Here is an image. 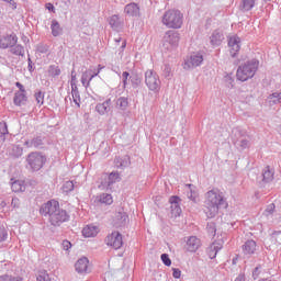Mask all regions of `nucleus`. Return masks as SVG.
<instances>
[{"mask_svg": "<svg viewBox=\"0 0 281 281\" xmlns=\"http://www.w3.org/2000/svg\"><path fill=\"white\" fill-rule=\"evenodd\" d=\"M41 216L47 218L52 227H60L63 223H68L70 216L67 210L60 207V203L56 200H49L40 207Z\"/></svg>", "mask_w": 281, "mask_h": 281, "instance_id": "f257e3e1", "label": "nucleus"}, {"mask_svg": "<svg viewBox=\"0 0 281 281\" xmlns=\"http://www.w3.org/2000/svg\"><path fill=\"white\" fill-rule=\"evenodd\" d=\"M227 199L218 189L206 192L203 210L207 218H214L218 214V210H227Z\"/></svg>", "mask_w": 281, "mask_h": 281, "instance_id": "f03ea898", "label": "nucleus"}, {"mask_svg": "<svg viewBox=\"0 0 281 281\" xmlns=\"http://www.w3.org/2000/svg\"><path fill=\"white\" fill-rule=\"evenodd\" d=\"M260 61H258L257 59L246 61L237 69V80H240V82H247V80H250V78H254V76H256V71H258Z\"/></svg>", "mask_w": 281, "mask_h": 281, "instance_id": "7ed1b4c3", "label": "nucleus"}, {"mask_svg": "<svg viewBox=\"0 0 281 281\" xmlns=\"http://www.w3.org/2000/svg\"><path fill=\"white\" fill-rule=\"evenodd\" d=\"M162 23L167 27L180 30V27L183 25V13H181L179 10H169L165 12Z\"/></svg>", "mask_w": 281, "mask_h": 281, "instance_id": "20e7f679", "label": "nucleus"}, {"mask_svg": "<svg viewBox=\"0 0 281 281\" xmlns=\"http://www.w3.org/2000/svg\"><path fill=\"white\" fill-rule=\"evenodd\" d=\"M26 164L32 172H38L47 164V156L41 151H32L26 157Z\"/></svg>", "mask_w": 281, "mask_h": 281, "instance_id": "39448f33", "label": "nucleus"}, {"mask_svg": "<svg viewBox=\"0 0 281 281\" xmlns=\"http://www.w3.org/2000/svg\"><path fill=\"white\" fill-rule=\"evenodd\" d=\"M145 85L153 93H159L161 90V79H159V75L153 69H148L145 72Z\"/></svg>", "mask_w": 281, "mask_h": 281, "instance_id": "423d86ee", "label": "nucleus"}, {"mask_svg": "<svg viewBox=\"0 0 281 281\" xmlns=\"http://www.w3.org/2000/svg\"><path fill=\"white\" fill-rule=\"evenodd\" d=\"M103 177L104 178L99 186V188H102V190H111L114 183H120V181H122V176H120V171L104 173Z\"/></svg>", "mask_w": 281, "mask_h": 281, "instance_id": "0eeeda50", "label": "nucleus"}, {"mask_svg": "<svg viewBox=\"0 0 281 281\" xmlns=\"http://www.w3.org/2000/svg\"><path fill=\"white\" fill-rule=\"evenodd\" d=\"M276 176V169L273 167L267 166L262 169L261 176L257 178V183L259 188H267L271 181H273V177Z\"/></svg>", "mask_w": 281, "mask_h": 281, "instance_id": "6e6552de", "label": "nucleus"}, {"mask_svg": "<svg viewBox=\"0 0 281 281\" xmlns=\"http://www.w3.org/2000/svg\"><path fill=\"white\" fill-rule=\"evenodd\" d=\"M105 243L108 247H112L113 249H122V245H124L122 233L117 231L112 232V234L106 236Z\"/></svg>", "mask_w": 281, "mask_h": 281, "instance_id": "1a4fd4ad", "label": "nucleus"}, {"mask_svg": "<svg viewBox=\"0 0 281 281\" xmlns=\"http://www.w3.org/2000/svg\"><path fill=\"white\" fill-rule=\"evenodd\" d=\"M201 65H203V55L194 53L184 60L183 69H194V67H201Z\"/></svg>", "mask_w": 281, "mask_h": 281, "instance_id": "9d476101", "label": "nucleus"}, {"mask_svg": "<svg viewBox=\"0 0 281 281\" xmlns=\"http://www.w3.org/2000/svg\"><path fill=\"white\" fill-rule=\"evenodd\" d=\"M16 43H19V36L15 33L0 36V49H10Z\"/></svg>", "mask_w": 281, "mask_h": 281, "instance_id": "9b49d317", "label": "nucleus"}, {"mask_svg": "<svg viewBox=\"0 0 281 281\" xmlns=\"http://www.w3.org/2000/svg\"><path fill=\"white\" fill-rule=\"evenodd\" d=\"M169 203L172 216L176 218L181 216V198H179V195H171L169 198Z\"/></svg>", "mask_w": 281, "mask_h": 281, "instance_id": "f8f14e48", "label": "nucleus"}, {"mask_svg": "<svg viewBox=\"0 0 281 281\" xmlns=\"http://www.w3.org/2000/svg\"><path fill=\"white\" fill-rule=\"evenodd\" d=\"M179 41H181V36L179 32L167 31L165 35L164 47H166V45H171V47H177L179 45Z\"/></svg>", "mask_w": 281, "mask_h": 281, "instance_id": "ddd939ff", "label": "nucleus"}, {"mask_svg": "<svg viewBox=\"0 0 281 281\" xmlns=\"http://www.w3.org/2000/svg\"><path fill=\"white\" fill-rule=\"evenodd\" d=\"M228 47L231 48L229 54L232 58H236V56H238V52H240V37L237 35L229 37Z\"/></svg>", "mask_w": 281, "mask_h": 281, "instance_id": "4468645a", "label": "nucleus"}, {"mask_svg": "<svg viewBox=\"0 0 281 281\" xmlns=\"http://www.w3.org/2000/svg\"><path fill=\"white\" fill-rule=\"evenodd\" d=\"M44 139L45 137L43 136H34L32 139L25 140L24 146H26V148L42 149L45 146Z\"/></svg>", "mask_w": 281, "mask_h": 281, "instance_id": "2eb2a0df", "label": "nucleus"}, {"mask_svg": "<svg viewBox=\"0 0 281 281\" xmlns=\"http://www.w3.org/2000/svg\"><path fill=\"white\" fill-rule=\"evenodd\" d=\"M223 41H225V35L223 34V31L215 30L210 36V43L213 45V47H218Z\"/></svg>", "mask_w": 281, "mask_h": 281, "instance_id": "dca6fc26", "label": "nucleus"}, {"mask_svg": "<svg viewBox=\"0 0 281 281\" xmlns=\"http://www.w3.org/2000/svg\"><path fill=\"white\" fill-rule=\"evenodd\" d=\"M114 165L116 168L124 170L125 168H128L131 166V156L125 155L123 157H115L114 158Z\"/></svg>", "mask_w": 281, "mask_h": 281, "instance_id": "f3484780", "label": "nucleus"}, {"mask_svg": "<svg viewBox=\"0 0 281 281\" xmlns=\"http://www.w3.org/2000/svg\"><path fill=\"white\" fill-rule=\"evenodd\" d=\"M109 25L114 32H122L124 30V23H122L117 15H112L109 19Z\"/></svg>", "mask_w": 281, "mask_h": 281, "instance_id": "a211bd4d", "label": "nucleus"}, {"mask_svg": "<svg viewBox=\"0 0 281 281\" xmlns=\"http://www.w3.org/2000/svg\"><path fill=\"white\" fill-rule=\"evenodd\" d=\"M223 249V244L215 241L210 247L206 248V254L211 260H214L216 258V255L218 251Z\"/></svg>", "mask_w": 281, "mask_h": 281, "instance_id": "6ab92c4d", "label": "nucleus"}, {"mask_svg": "<svg viewBox=\"0 0 281 281\" xmlns=\"http://www.w3.org/2000/svg\"><path fill=\"white\" fill-rule=\"evenodd\" d=\"M13 104L15 106H25V104H27V92H15L13 97Z\"/></svg>", "mask_w": 281, "mask_h": 281, "instance_id": "aec40b11", "label": "nucleus"}, {"mask_svg": "<svg viewBox=\"0 0 281 281\" xmlns=\"http://www.w3.org/2000/svg\"><path fill=\"white\" fill-rule=\"evenodd\" d=\"M199 247H201V239H199L196 236H191L187 240V250L194 252L199 250Z\"/></svg>", "mask_w": 281, "mask_h": 281, "instance_id": "412c9836", "label": "nucleus"}, {"mask_svg": "<svg viewBox=\"0 0 281 281\" xmlns=\"http://www.w3.org/2000/svg\"><path fill=\"white\" fill-rule=\"evenodd\" d=\"M88 267H89V259L87 257L80 258L75 263V269L77 273H87Z\"/></svg>", "mask_w": 281, "mask_h": 281, "instance_id": "4be33fe9", "label": "nucleus"}, {"mask_svg": "<svg viewBox=\"0 0 281 281\" xmlns=\"http://www.w3.org/2000/svg\"><path fill=\"white\" fill-rule=\"evenodd\" d=\"M124 12L127 14V16H139V5H137V3L131 2L125 5Z\"/></svg>", "mask_w": 281, "mask_h": 281, "instance_id": "5701e85b", "label": "nucleus"}, {"mask_svg": "<svg viewBox=\"0 0 281 281\" xmlns=\"http://www.w3.org/2000/svg\"><path fill=\"white\" fill-rule=\"evenodd\" d=\"M256 241L254 239H250L247 240L241 248L245 256H251L252 254H256Z\"/></svg>", "mask_w": 281, "mask_h": 281, "instance_id": "b1692460", "label": "nucleus"}, {"mask_svg": "<svg viewBox=\"0 0 281 281\" xmlns=\"http://www.w3.org/2000/svg\"><path fill=\"white\" fill-rule=\"evenodd\" d=\"M95 111L99 115H104L111 111V99L105 100L103 103H98L95 105Z\"/></svg>", "mask_w": 281, "mask_h": 281, "instance_id": "393cba45", "label": "nucleus"}, {"mask_svg": "<svg viewBox=\"0 0 281 281\" xmlns=\"http://www.w3.org/2000/svg\"><path fill=\"white\" fill-rule=\"evenodd\" d=\"M234 145L236 148H238V150H245V148H249L250 146L249 138L247 136H240L234 140Z\"/></svg>", "mask_w": 281, "mask_h": 281, "instance_id": "a878e982", "label": "nucleus"}, {"mask_svg": "<svg viewBox=\"0 0 281 281\" xmlns=\"http://www.w3.org/2000/svg\"><path fill=\"white\" fill-rule=\"evenodd\" d=\"M100 74V70L98 72L91 75V71H86L81 76V83L87 89L89 88V83Z\"/></svg>", "mask_w": 281, "mask_h": 281, "instance_id": "bb28decb", "label": "nucleus"}, {"mask_svg": "<svg viewBox=\"0 0 281 281\" xmlns=\"http://www.w3.org/2000/svg\"><path fill=\"white\" fill-rule=\"evenodd\" d=\"M186 192L187 198L190 199V201H193V203H196V201H199V193H196V190H194L193 184H186Z\"/></svg>", "mask_w": 281, "mask_h": 281, "instance_id": "cd10ccee", "label": "nucleus"}, {"mask_svg": "<svg viewBox=\"0 0 281 281\" xmlns=\"http://www.w3.org/2000/svg\"><path fill=\"white\" fill-rule=\"evenodd\" d=\"M82 235L85 238H93L94 236H98V226L88 225L83 227Z\"/></svg>", "mask_w": 281, "mask_h": 281, "instance_id": "c85d7f7f", "label": "nucleus"}, {"mask_svg": "<svg viewBox=\"0 0 281 281\" xmlns=\"http://www.w3.org/2000/svg\"><path fill=\"white\" fill-rule=\"evenodd\" d=\"M130 82L133 89H138L142 86V76L135 71H133L130 76Z\"/></svg>", "mask_w": 281, "mask_h": 281, "instance_id": "c756f323", "label": "nucleus"}, {"mask_svg": "<svg viewBox=\"0 0 281 281\" xmlns=\"http://www.w3.org/2000/svg\"><path fill=\"white\" fill-rule=\"evenodd\" d=\"M10 53L13 56H21L23 58L25 56V47L21 44H14L10 47Z\"/></svg>", "mask_w": 281, "mask_h": 281, "instance_id": "7c9ffc66", "label": "nucleus"}, {"mask_svg": "<svg viewBox=\"0 0 281 281\" xmlns=\"http://www.w3.org/2000/svg\"><path fill=\"white\" fill-rule=\"evenodd\" d=\"M50 30L52 35L55 37L61 36L63 34V29L60 27V23L58 22V20H52Z\"/></svg>", "mask_w": 281, "mask_h": 281, "instance_id": "2f4dec72", "label": "nucleus"}, {"mask_svg": "<svg viewBox=\"0 0 281 281\" xmlns=\"http://www.w3.org/2000/svg\"><path fill=\"white\" fill-rule=\"evenodd\" d=\"M115 218L119 222L120 227H123L128 223V214H126V212L124 211H119L115 214Z\"/></svg>", "mask_w": 281, "mask_h": 281, "instance_id": "473e14b6", "label": "nucleus"}, {"mask_svg": "<svg viewBox=\"0 0 281 281\" xmlns=\"http://www.w3.org/2000/svg\"><path fill=\"white\" fill-rule=\"evenodd\" d=\"M98 203H103L104 205H111L113 203V196L109 193H102L97 196Z\"/></svg>", "mask_w": 281, "mask_h": 281, "instance_id": "72a5a7b5", "label": "nucleus"}, {"mask_svg": "<svg viewBox=\"0 0 281 281\" xmlns=\"http://www.w3.org/2000/svg\"><path fill=\"white\" fill-rule=\"evenodd\" d=\"M256 5V0H241L240 10L243 12H249V10H254Z\"/></svg>", "mask_w": 281, "mask_h": 281, "instance_id": "f704fd0d", "label": "nucleus"}, {"mask_svg": "<svg viewBox=\"0 0 281 281\" xmlns=\"http://www.w3.org/2000/svg\"><path fill=\"white\" fill-rule=\"evenodd\" d=\"M71 95L76 106L80 109V91L78 90V86H71Z\"/></svg>", "mask_w": 281, "mask_h": 281, "instance_id": "c9c22d12", "label": "nucleus"}, {"mask_svg": "<svg viewBox=\"0 0 281 281\" xmlns=\"http://www.w3.org/2000/svg\"><path fill=\"white\" fill-rule=\"evenodd\" d=\"M34 98L37 105L43 106L45 104V92L35 90Z\"/></svg>", "mask_w": 281, "mask_h": 281, "instance_id": "e433bc0d", "label": "nucleus"}, {"mask_svg": "<svg viewBox=\"0 0 281 281\" xmlns=\"http://www.w3.org/2000/svg\"><path fill=\"white\" fill-rule=\"evenodd\" d=\"M116 106L121 110V111H126V109H128V98L126 97H120L116 100Z\"/></svg>", "mask_w": 281, "mask_h": 281, "instance_id": "4c0bfd02", "label": "nucleus"}, {"mask_svg": "<svg viewBox=\"0 0 281 281\" xmlns=\"http://www.w3.org/2000/svg\"><path fill=\"white\" fill-rule=\"evenodd\" d=\"M11 190L12 192H23V190H25V186H23V181L15 180L11 183Z\"/></svg>", "mask_w": 281, "mask_h": 281, "instance_id": "58836bf2", "label": "nucleus"}, {"mask_svg": "<svg viewBox=\"0 0 281 281\" xmlns=\"http://www.w3.org/2000/svg\"><path fill=\"white\" fill-rule=\"evenodd\" d=\"M5 135H10V132L8 131V123L0 122V142H4Z\"/></svg>", "mask_w": 281, "mask_h": 281, "instance_id": "ea45409f", "label": "nucleus"}, {"mask_svg": "<svg viewBox=\"0 0 281 281\" xmlns=\"http://www.w3.org/2000/svg\"><path fill=\"white\" fill-rule=\"evenodd\" d=\"M48 74L49 76H52L53 78H56V76H60L61 71H60V67L56 66V65H50L48 67Z\"/></svg>", "mask_w": 281, "mask_h": 281, "instance_id": "a19ab883", "label": "nucleus"}, {"mask_svg": "<svg viewBox=\"0 0 281 281\" xmlns=\"http://www.w3.org/2000/svg\"><path fill=\"white\" fill-rule=\"evenodd\" d=\"M206 232H207L209 236H216V223L209 222L206 224Z\"/></svg>", "mask_w": 281, "mask_h": 281, "instance_id": "79ce46f5", "label": "nucleus"}, {"mask_svg": "<svg viewBox=\"0 0 281 281\" xmlns=\"http://www.w3.org/2000/svg\"><path fill=\"white\" fill-rule=\"evenodd\" d=\"M0 281H23V278L4 274L0 277Z\"/></svg>", "mask_w": 281, "mask_h": 281, "instance_id": "37998d69", "label": "nucleus"}, {"mask_svg": "<svg viewBox=\"0 0 281 281\" xmlns=\"http://www.w3.org/2000/svg\"><path fill=\"white\" fill-rule=\"evenodd\" d=\"M63 192H74V181L69 180L63 184Z\"/></svg>", "mask_w": 281, "mask_h": 281, "instance_id": "c03bdc74", "label": "nucleus"}, {"mask_svg": "<svg viewBox=\"0 0 281 281\" xmlns=\"http://www.w3.org/2000/svg\"><path fill=\"white\" fill-rule=\"evenodd\" d=\"M270 100L272 104H281V92H273L270 94Z\"/></svg>", "mask_w": 281, "mask_h": 281, "instance_id": "a18cd8bd", "label": "nucleus"}, {"mask_svg": "<svg viewBox=\"0 0 281 281\" xmlns=\"http://www.w3.org/2000/svg\"><path fill=\"white\" fill-rule=\"evenodd\" d=\"M122 78H123V88L126 89V87L128 86V80H131V72L123 71Z\"/></svg>", "mask_w": 281, "mask_h": 281, "instance_id": "49530a36", "label": "nucleus"}, {"mask_svg": "<svg viewBox=\"0 0 281 281\" xmlns=\"http://www.w3.org/2000/svg\"><path fill=\"white\" fill-rule=\"evenodd\" d=\"M160 258L165 267H170V265H172V260L170 259V256H168V254H162Z\"/></svg>", "mask_w": 281, "mask_h": 281, "instance_id": "de8ad7c7", "label": "nucleus"}, {"mask_svg": "<svg viewBox=\"0 0 281 281\" xmlns=\"http://www.w3.org/2000/svg\"><path fill=\"white\" fill-rule=\"evenodd\" d=\"M8 240V231L4 227H0V243Z\"/></svg>", "mask_w": 281, "mask_h": 281, "instance_id": "09e8293b", "label": "nucleus"}, {"mask_svg": "<svg viewBox=\"0 0 281 281\" xmlns=\"http://www.w3.org/2000/svg\"><path fill=\"white\" fill-rule=\"evenodd\" d=\"M37 281H52V278H49V274L47 272H41L37 276Z\"/></svg>", "mask_w": 281, "mask_h": 281, "instance_id": "8fccbe9b", "label": "nucleus"}, {"mask_svg": "<svg viewBox=\"0 0 281 281\" xmlns=\"http://www.w3.org/2000/svg\"><path fill=\"white\" fill-rule=\"evenodd\" d=\"M37 52H40V54H47V52H49V46L45 44H40L37 46Z\"/></svg>", "mask_w": 281, "mask_h": 281, "instance_id": "3c124183", "label": "nucleus"}, {"mask_svg": "<svg viewBox=\"0 0 281 281\" xmlns=\"http://www.w3.org/2000/svg\"><path fill=\"white\" fill-rule=\"evenodd\" d=\"M77 82H78V80H77V78H76V70L72 69V70H71L70 87H76V86H78Z\"/></svg>", "mask_w": 281, "mask_h": 281, "instance_id": "603ef678", "label": "nucleus"}, {"mask_svg": "<svg viewBox=\"0 0 281 281\" xmlns=\"http://www.w3.org/2000/svg\"><path fill=\"white\" fill-rule=\"evenodd\" d=\"M15 87L19 89V91H15V93H27L25 87L21 82H15Z\"/></svg>", "mask_w": 281, "mask_h": 281, "instance_id": "864d4df0", "label": "nucleus"}, {"mask_svg": "<svg viewBox=\"0 0 281 281\" xmlns=\"http://www.w3.org/2000/svg\"><path fill=\"white\" fill-rule=\"evenodd\" d=\"M252 278H254V280H258V278H260V266H257V267L252 270Z\"/></svg>", "mask_w": 281, "mask_h": 281, "instance_id": "5fc2aeb1", "label": "nucleus"}, {"mask_svg": "<svg viewBox=\"0 0 281 281\" xmlns=\"http://www.w3.org/2000/svg\"><path fill=\"white\" fill-rule=\"evenodd\" d=\"M61 247H63V249H64V251H69V248L71 247V241H69V240H64L63 243H61Z\"/></svg>", "mask_w": 281, "mask_h": 281, "instance_id": "6e6d98bb", "label": "nucleus"}, {"mask_svg": "<svg viewBox=\"0 0 281 281\" xmlns=\"http://www.w3.org/2000/svg\"><path fill=\"white\" fill-rule=\"evenodd\" d=\"M276 212V204L271 203L266 209V214H273Z\"/></svg>", "mask_w": 281, "mask_h": 281, "instance_id": "4d7b16f0", "label": "nucleus"}, {"mask_svg": "<svg viewBox=\"0 0 281 281\" xmlns=\"http://www.w3.org/2000/svg\"><path fill=\"white\" fill-rule=\"evenodd\" d=\"M2 1H4V3H8L11 10H16V1L14 0H2Z\"/></svg>", "mask_w": 281, "mask_h": 281, "instance_id": "13d9d810", "label": "nucleus"}, {"mask_svg": "<svg viewBox=\"0 0 281 281\" xmlns=\"http://www.w3.org/2000/svg\"><path fill=\"white\" fill-rule=\"evenodd\" d=\"M172 276L176 280H179L181 278V271L178 268H172Z\"/></svg>", "mask_w": 281, "mask_h": 281, "instance_id": "bf43d9fd", "label": "nucleus"}, {"mask_svg": "<svg viewBox=\"0 0 281 281\" xmlns=\"http://www.w3.org/2000/svg\"><path fill=\"white\" fill-rule=\"evenodd\" d=\"M273 238L276 239V243H278V245H281V232H274Z\"/></svg>", "mask_w": 281, "mask_h": 281, "instance_id": "052dcab7", "label": "nucleus"}, {"mask_svg": "<svg viewBox=\"0 0 281 281\" xmlns=\"http://www.w3.org/2000/svg\"><path fill=\"white\" fill-rule=\"evenodd\" d=\"M170 71H171L170 66L165 65V68H164L165 78H170Z\"/></svg>", "mask_w": 281, "mask_h": 281, "instance_id": "680f3d73", "label": "nucleus"}, {"mask_svg": "<svg viewBox=\"0 0 281 281\" xmlns=\"http://www.w3.org/2000/svg\"><path fill=\"white\" fill-rule=\"evenodd\" d=\"M45 8L48 12H56V8L52 4V2L46 3Z\"/></svg>", "mask_w": 281, "mask_h": 281, "instance_id": "e2e57ef3", "label": "nucleus"}, {"mask_svg": "<svg viewBox=\"0 0 281 281\" xmlns=\"http://www.w3.org/2000/svg\"><path fill=\"white\" fill-rule=\"evenodd\" d=\"M34 69H36V67H34V64H27V70L30 71V74H33Z\"/></svg>", "mask_w": 281, "mask_h": 281, "instance_id": "0e129e2a", "label": "nucleus"}, {"mask_svg": "<svg viewBox=\"0 0 281 281\" xmlns=\"http://www.w3.org/2000/svg\"><path fill=\"white\" fill-rule=\"evenodd\" d=\"M235 281H245V274L240 273L236 277Z\"/></svg>", "mask_w": 281, "mask_h": 281, "instance_id": "69168bd1", "label": "nucleus"}, {"mask_svg": "<svg viewBox=\"0 0 281 281\" xmlns=\"http://www.w3.org/2000/svg\"><path fill=\"white\" fill-rule=\"evenodd\" d=\"M21 41L24 42L25 45H27V43H30V38L25 35H22Z\"/></svg>", "mask_w": 281, "mask_h": 281, "instance_id": "338daca9", "label": "nucleus"}, {"mask_svg": "<svg viewBox=\"0 0 281 281\" xmlns=\"http://www.w3.org/2000/svg\"><path fill=\"white\" fill-rule=\"evenodd\" d=\"M124 49H126V40H124V41L122 42V45H121V47H120V52H124Z\"/></svg>", "mask_w": 281, "mask_h": 281, "instance_id": "774afa93", "label": "nucleus"}]
</instances>
